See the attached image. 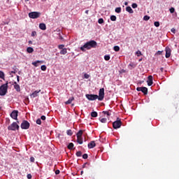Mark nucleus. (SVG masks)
<instances>
[{
	"mask_svg": "<svg viewBox=\"0 0 179 179\" xmlns=\"http://www.w3.org/2000/svg\"><path fill=\"white\" fill-rule=\"evenodd\" d=\"M85 96L90 101L97 100V99L99 101H103L104 99V88L99 90V96L97 94H86Z\"/></svg>",
	"mask_w": 179,
	"mask_h": 179,
	"instance_id": "obj_1",
	"label": "nucleus"
},
{
	"mask_svg": "<svg viewBox=\"0 0 179 179\" xmlns=\"http://www.w3.org/2000/svg\"><path fill=\"white\" fill-rule=\"evenodd\" d=\"M96 47H97V42L92 40L85 43L83 46L80 48V49L83 52H85L86 50H92V48H96Z\"/></svg>",
	"mask_w": 179,
	"mask_h": 179,
	"instance_id": "obj_2",
	"label": "nucleus"
},
{
	"mask_svg": "<svg viewBox=\"0 0 179 179\" xmlns=\"http://www.w3.org/2000/svg\"><path fill=\"white\" fill-rule=\"evenodd\" d=\"M8 81L0 87V96H5L8 93Z\"/></svg>",
	"mask_w": 179,
	"mask_h": 179,
	"instance_id": "obj_3",
	"label": "nucleus"
},
{
	"mask_svg": "<svg viewBox=\"0 0 179 179\" xmlns=\"http://www.w3.org/2000/svg\"><path fill=\"white\" fill-rule=\"evenodd\" d=\"M121 125H122V122L120 118H117L116 121L113 122V127L114 129H118V128H121Z\"/></svg>",
	"mask_w": 179,
	"mask_h": 179,
	"instance_id": "obj_4",
	"label": "nucleus"
},
{
	"mask_svg": "<svg viewBox=\"0 0 179 179\" xmlns=\"http://www.w3.org/2000/svg\"><path fill=\"white\" fill-rule=\"evenodd\" d=\"M41 16V13L40 12H31L29 13V17L31 19H38Z\"/></svg>",
	"mask_w": 179,
	"mask_h": 179,
	"instance_id": "obj_5",
	"label": "nucleus"
},
{
	"mask_svg": "<svg viewBox=\"0 0 179 179\" xmlns=\"http://www.w3.org/2000/svg\"><path fill=\"white\" fill-rule=\"evenodd\" d=\"M19 128H20L19 124H17V123L15 122L8 127V131H16V129L19 130Z\"/></svg>",
	"mask_w": 179,
	"mask_h": 179,
	"instance_id": "obj_6",
	"label": "nucleus"
},
{
	"mask_svg": "<svg viewBox=\"0 0 179 179\" xmlns=\"http://www.w3.org/2000/svg\"><path fill=\"white\" fill-rule=\"evenodd\" d=\"M22 129H29L30 128V123L27 120H24L21 124Z\"/></svg>",
	"mask_w": 179,
	"mask_h": 179,
	"instance_id": "obj_7",
	"label": "nucleus"
},
{
	"mask_svg": "<svg viewBox=\"0 0 179 179\" xmlns=\"http://www.w3.org/2000/svg\"><path fill=\"white\" fill-rule=\"evenodd\" d=\"M137 92H142L143 94H148V87H138L136 88Z\"/></svg>",
	"mask_w": 179,
	"mask_h": 179,
	"instance_id": "obj_8",
	"label": "nucleus"
},
{
	"mask_svg": "<svg viewBox=\"0 0 179 179\" xmlns=\"http://www.w3.org/2000/svg\"><path fill=\"white\" fill-rule=\"evenodd\" d=\"M165 52H166V55H165L166 58H170V57L171 56V49L169 46L166 47Z\"/></svg>",
	"mask_w": 179,
	"mask_h": 179,
	"instance_id": "obj_9",
	"label": "nucleus"
},
{
	"mask_svg": "<svg viewBox=\"0 0 179 179\" xmlns=\"http://www.w3.org/2000/svg\"><path fill=\"white\" fill-rule=\"evenodd\" d=\"M18 113L19 112L17 110H13L10 113L11 118H13V120H17V114H18Z\"/></svg>",
	"mask_w": 179,
	"mask_h": 179,
	"instance_id": "obj_10",
	"label": "nucleus"
},
{
	"mask_svg": "<svg viewBox=\"0 0 179 179\" xmlns=\"http://www.w3.org/2000/svg\"><path fill=\"white\" fill-rule=\"evenodd\" d=\"M147 83L148 86H152V85H153V76H149L148 77Z\"/></svg>",
	"mask_w": 179,
	"mask_h": 179,
	"instance_id": "obj_11",
	"label": "nucleus"
},
{
	"mask_svg": "<svg viewBox=\"0 0 179 179\" xmlns=\"http://www.w3.org/2000/svg\"><path fill=\"white\" fill-rule=\"evenodd\" d=\"M40 92H41V90H39L38 91L36 90V91H34L32 94H31L30 96H31L32 99H34V98H36V97H38V93H40Z\"/></svg>",
	"mask_w": 179,
	"mask_h": 179,
	"instance_id": "obj_12",
	"label": "nucleus"
},
{
	"mask_svg": "<svg viewBox=\"0 0 179 179\" xmlns=\"http://www.w3.org/2000/svg\"><path fill=\"white\" fill-rule=\"evenodd\" d=\"M93 148H96V142L94 141H92L88 143L89 149H93Z\"/></svg>",
	"mask_w": 179,
	"mask_h": 179,
	"instance_id": "obj_13",
	"label": "nucleus"
},
{
	"mask_svg": "<svg viewBox=\"0 0 179 179\" xmlns=\"http://www.w3.org/2000/svg\"><path fill=\"white\" fill-rule=\"evenodd\" d=\"M39 29H41V30H47V26L45 23H41L39 24Z\"/></svg>",
	"mask_w": 179,
	"mask_h": 179,
	"instance_id": "obj_14",
	"label": "nucleus"
},
{
	"mask_svg": "<svg viewBox=\"0 0 179 179\" xmlns=\"http://www.w3.org/2000/svg\"><path fill=\"white\" fill-rule=\"evenodd\" d=\"M14 89L16 90V92H20V85L16 82L14 83Z\"/></svg>",
	"mask_w": 179,
	"mask_h": 179,
	"instance_id": "obj_15",
	"label": "nucleus"
},
{
	"mask_svg": "<svg viewBox=\"0 0 179 179\" xmlns=\"http://www.w3.org/2000/svg\"><path fill=\"white\" fill-rule=\"evenodd\" d=\"M38 64H43V61L37 60L36 62H32V65L36 67L38 66Z\"/></svg>",
	"mask_w": 179,
	"mask_h": 179,
	"instance_id": "obj_16",
	"label": "nucleus"
},
{
	"mask_svg": "<svg viewBox=\"0 0 179 179\" xmlns=\"http://www.w3.org/2000/svg\"><path fill=\"white\" fill-rule=\"evenodd\" d=\"M73 100H75V98L73 96H72V97L69 98L67 101L65 102V104H66V105L71 104V103H72V101H73Z\"/></svg>",
	"mask_w": 179,
	"mask_h": 179,
	"instance_id": "obj_17",
	"label": "nucleus"
},
{
	"mask_svg": "<svg viewBox=\"0 0 179 179\" xmlns=\"http://www.w3.org/2000/svg\"><path fill=\"white\" fill-rule=\"evenodd\" d=\"M68 52V49L64 48L60 51L61 55H65Z\"/></svg>",
	"mask_w": 179,
	"mask_h": 179,
	"instance_id": "obj_18",
	"label": "nucleus"
},
{
	"mask_svg": "<svg viewBox=\"0 0 179 179\" xmlns=\"http://www.w3.org/2000/svg\"><path fill=\"white\" fill-rule=\"evenodd\" d=\"M127 12H129V13H134V10H132V8L131 6H127L126 8Z\"/></svg>",
	"mask_w": 179,
	"mask_h": 179,
	"instance_id": "obj_19",
	"label": "nucleus"
},
{
	"mask_svg": "<svg viewBox=\"0 0 179 179\" xmlns=\"http://www.w3.org/2000/svg\"><path fill=\"white\" fill-rule=\"evenodd\" d=\"M77 142L80 145H82V143H83V138H82V137H77Z\"/></svg>",
	"mask_w": 179,
	"mask_h": 179,
	"instance_id": "obj_20",
	"label": "nucleus"
},
{
	"mask_svg": "<svg viewBox=\"0 0 179 179\" xmlns=\"http://www.w3.org/2000/svg\"><path fill=\"white\" fill-rule=\"evenodd\" d=\"M83 135V130H80L78 133H77V138H82V136Z\"/></svg>",
	"mask_w": 179,
	"mask_h": 179,
	"instance_id": "obj_21",
	"label": "nucleus"
},
{
	"mask_svg": "<svg viewBox=\"0 0 179 179\" xmlns=\"http://www.w3.org/2000/svg\"><path fill=\"white\" fill-rule=\"evenodd\" d=\"M34 51V49L31 47H29L27 48V52H29V54H31Z\"/></svg>",
	"mask_w": 179,
	"mask_h": 179,
	"instance_id": "obj_22",
	"label": "nucleus"
},
{
	"mask_svg": "<svg viewBox=\"0 0 179 179\" xmlns=\"http://www.w3.org/2000/svg\"><path fill=\"white\" fill-rule=\"evenodd\" d=\"M73 146H74L73 143H70L68 145L67 148H68V149H69L70 150H72V149H73Z\"/></svg>",
	"mask_w": 179,
	"mask_h": 179,
	"instance_id": "obj_23",
	"label": "nucleus"
},
{
	"mask_svg": "<svg viewBox=\"0 0 179 179\" xmlns=\"http://www.w3.org/2000/svg\"><path fill=\"white\" fill-rule=\"evenodd\" d=\"M98 114L97 112L94 111L91 113V117H92L93 118H96V117H97Z\"/></svg>",
	"mask_w": 179,
	"mask_h": 179,
	"instance_id": "obj_24",
	"label": "nucleus"
},
{
	"mask_svg": "<svg viewBox=\"0 0 179 179\" xmlns=\"http://www.w3.org/2000/svg\"><path fill=\"white\" fill-rule=\"evenodd\" d=\"M0 79L5 80V73H3V71H0Z\"/></svg>",
	"mask_w": 179,
	"mask_h": 179,
	"instance_id": "obj_25",
	"label": "nucleus"
},
{
	"mask_svg": "<svg viewBox=\"0 0 179 179\" xmlns=\"http://www.w3.org/2000/svg\"><path fill=\"white\" fill-rule=\"evenodd\" d=\"M66 134L67 135H69V136H72V135H73V132H72V131L71 129H69L66 131Z\"/></svg>",
	"mask_w": 179,
	"mask_h": 179,
	"instance_id": "obj_26",
	"label": "nucleus"
},
{
	"mask_svg": "<svg viewBox=\"0 0 179 179\" xmlns=\"http://www.w3.org/2000/svg\"><path fill=\"white\" fill-rule=\"evenodd\" d=\"M115 12H116V13H121V7L116 8Z\"/></svg>",
	"mask_w": 179,
	"mask_h": 179,
	"instance_id": "obj_27",
	"label": "nucleus"
},
{
	"mask_svg": "<svg viewBox=\"0 0 179 179\" xmlns=\"http://www.w3.org/2000/svg\"><path fill=\"white\" fill-rule=\"evenodd\" d=\"M110 20H112V22H115V20H117V17L115 15H111Z\"/></svg>",
	"mask_w": 179,
	"mask_h": 179,
	"instance_id": "obj_28",
	"label": "nucleus"
},
{
	"mask_svg": "<svg viewBox=\"0 0 179 179\" xmlns=\"http://www.w3.org/2000/svg\"><path fill=\"white\" fill-rule=\"evenodd\" d=\"M101 122H102V124H106V122H107V118L103 117L100 119Z\"/></svg>",
	"mask_w": 179,
	"mask_h": 179,
	"instance_id": "obj_29",
	"label": "nucleus"
},
{
	"mask_svg": "<svg viewBox=\"0 0 179 179\" xmlns=\"http://www.w3.org/2000/svg\"><path fill=\"white\" fill-rule=\"evenodd\" d=\"M129 66H131L132 69L136 68V64L131 62L129 64Z\"/></svg>",
	"mask_w": 179,
	"mask_h": 179,
	"instance_id": "obj_30",
	"label": "nucleus"
},
{
	"mask_svg": "<svg viewBox=\"0 0 179 179\" xmlns=\"http://www.w3.org/2000/svg\"><path fill=\"white\" fill-rule=\"evenodd\" d=\"M113 50L114 51H116V52H118V51H120V46L118 45L114 46Z\"/></svg>",
	"mask_w": 179,
	"mask_h": 179,
	"instance_id": "obj_31",
	"label": "nucleus"
},
{
	"mask_svg": "<svg viewBox=\"0 0 179 179\" xmlns=\"http://www.w3.org/2000/svg\"><path fill=\"white\" fill-rule=\"evenodd\" d=\"M98 23H99V24H103V23H104V20H103V18H99V19L98 20Z\"/></svg>",
	"mask_w": 179,
	"mask_h": 179,
	"instance_id": "obj_32",
	"label": "nucleus"
},
{
	"mask_svg": "<svg viewBox=\"0 0 179 179\" xmlns=\"http://www.w3.org/2000/svg\"><path fill=\"white\" fill-rule=\"evenodd\" d=\"M102 113H103V114H104L105 115H108V117H110V115H111V113H110L109 111H103Z\"/></svg>",
	"mask_w": 179,
	"mask_h": 179,
	"instance_id": "obj_33",
	"label": "nucleus"
},
{
	"mask_svg": "<svg viewBox=\"0 0 179 179\" xmlns=\"http://www.w3.org/2000/svg\"><path fill=\"white\" fill-rule=\"evenodd\" d=\"M76 156L77 157H80L82 156V152L81 151H78L76 152Z\"/></svg>",
	"mask_w": 179,
	"mask_h": 179,
	"instance_id": "obj_34",
	"label": "nucleus"
},
{
	"mask_svg": "<svg viewBox=\"0 0 179 179\" xmlns=\"http://www.w3.org/2000/svg\"><path fill=\"white\" fill-rule=\"evenodd\" d=\"M41 71H47V66L45 65H43L41 66Z\"/></svg>",
	"mask_w": 179,
	"mask_h": 179,
	"instance_id": "obj_35",
	"label": "nucleus"
},
{
	"mask_svg": "<svg viewBox=\"0 0 179 179\" xmlns=\"http://www.w3.org/2000/svg\"><path fill=\"white\" fill-rule=\"evenodd\" d=\"M131 7L133 8V9H136V8H138V4L134 3H132Z\"/></svg>",
	"mask_w": 179,
	"mask_h": 179,
	"instance_id": "obj_36",
	"label": "nucleus"
},
{
	"mask_svg": "<svg viewBox=\"0 0 179 179\" xmlns=\"http://www.w3.org/2000/svg\"><path fill=\"white\" fill-rule=\"evenodd\" d=\"M136 55H137V57H141V55H142V52H141L140 50H138L136 52Z\"/></svg>",
	"mask_w": 179,
	"mask_h": 179,
	"instance_id": "obj_37",
	"label": "nucleus"
},
{
	"mask_svg": "<svg viewBox=\"0 0 179 179\" xmlns=\"http://www.w3.org/2000/svg\"><path fill=\"white\" fill-rule=\"evenodd\" d=\"M104 59L105 61H110V55H105Z\"/></svg>",
	"mask_w": 179,
	"mask_h": 179,
	"instance_id": "obj_38",
	"label": "nucleus"
},
{
	"mask_svg": "<svg viewBox=\"0 0 179 179\" xmlns=\"http://www.w3.org/2000/svg\"><path fill=\"white\" fill-rule=\"evenodd\" d=\"M154 25L155 26V27H159V26H160V22H159L157 21L155 22Z\"/></svg>",
	"mask_w": 179,
	"mask_h": 179,
	"instance_id": "obj_39",
	"label": "nucleus"
},
{
	"mask_svg": "<svg viewBox=\"0 0 179 179\" xmlns=\"http://www.w3.org/2000/svg\"><path fill=\"white\" fill-rule=\"evenodd\" d=\"M36 36H37V32L36 31H33L31 32V37H34Z\"/></svg>",
	"mask_w": 179,
	"mask_h": 179,
	"instance_id": "obj_40",
	"label": "nucleus"
},
{
	"mask_svg": "<svg viewBox=\"0 0 179 179\" xmlns=\"http://www.w3.org/2000/svg\"><path fill=\"white\" fill-rule=\"evenodd\" d=\"M149 19H150V17H149V16H148V15H145V16L143 17V20L148 21V20H149Z\"/></svg>",
	"mask_w": 179,
	"mask_h": 179,
	"instance_id": "obj_41",
	"label": "nucleus"
},
{
	"mask_svg": "<svg viewBox=\"0 0 179 179\" xmlns=\"http://www.w3.org/2000/svg\"><path fill=\"white\" fill-rule=\"evenodd\" d=\"M64 47H65V45H58L59 50H64Z\"/></svg>",
	"mask_w": 179,
	"mask_h": 179,
	"instance_id": "obj_42",
	"label": "nucleus"
},
{
	"mask_svg": "<svg viewBox=\"0 0 179 179\" xmlns=\"http://www.w3.org/2000/svg\"><path fill=\"white\" fill-rule=\"evenodd\" d=\"M169 10H170L171 13H174V12H176V9L174 8H173V7L169 9Z\"/></svg>",
	"mask_w": 179,
	"mask_h": 179,
	"instance_id": "obj_43",
	"label": "nucleus"
},
{
	"mask_svg": "<svg viewBox=\"0 0 179 179\" xmlns=\"http://www.w3.org/2000/svg\"><path fill=\"white\" fill-rule=\"evenodd\" d=\"M36 124H38V125H41V119H37Z\"/></svg>",
	"mask_w": 179,
	"mask_h": 179,
	"instance_id": "obj_44",
	"label": "nucleus"
},
{
	"mask_svg": "<svg viewBox=\"0 0 179 179\" xmlns=\"http://www.w3.org/2000/svg\"><path fill=\"white\" fill-rule=\"evenodd\" d=\"M84 78L85 79H89V78H90V76L89 74L85 73V74H84Z\"/></svg>",
	"mask_w": 179,
	"mask_h": 179,
	"instance_id": "obj_45",
	"label": "nucleus"
},
{
	"mask_svg": "<svg viewBox=\"0 0 179 179\" xmlns=\"http://www.w3.org/2000/svg\"><path fill=\"white\" fill-rule=\"evenodd\" d=\"M87 157H89V156L87 155V154H84V155H83V159H87Z\"/></svg>",
	"mask_w": 179,
	"mask_h": 179,
	"instance_id": "obj_46",
	"label": "nucleus"
},
{
	"mask_svg": "<svg viewBox=\"0 0 179 179\" xmlns=\"http://www.w3.org/2000/svg\"><path fill=\"white\" fill-rule=\"evenodd\" d=\"M86 166H89V163L86 162L83 165V169H86Z\"/></svg>",
	"mask_w": 179,
	"mask_h": 179,
	"instance_id": "obj_47",
	"label": "nucleus"
},
{
	"mask_svg": "<svg viewBox=\"0 0 179 179\" xmlns=\"http://www.w3.org/2000/svg\"><path fill=\"white\" fill-rule=\"evenodd\" d=\"M162 54H163V51H160V50L157 51L156 53L157 55H162Z\"/></svg>",
	"mask_w": 179,
	"mask_h": 179,
	"instance_id": "obj_48",
	"label": "nucleus"
},
{
	"mask_svg": "<svg viewBox=\"0 0 179 179\" xmlns=\"http://www.w3.org/2000/svg\"><path fill=\"white\" fill-rule=\"evenodd\" d=\"M171 31L172 33H173V34H176V29L172 28V29H171Z\"/></svg>",
	"mask_w": 179,
	"mask_h": 179,
	"instance_id": "obj_49",
	"label": "nucleus"
},
{
	"mask_svg": "<svg viewBox=\"0 0 179 179\" xmlns=\"http://www.w3.org/2000/svg\"><path fill=\"white\" fill-rule=\"evenodd\" d=\"M34 158L33 157H30V162H31L32 163H34Z\"/></svg>",
	"mask_w": 179,
	"mask_h": 179,
	"instance_id": "obj_50",
	"label": "nucleus"
},
{
	"mask_svg": "<svg viewBox=\"0 0 179 179\" xmlns=\"http://www.w3.org/2000/svg\"><path fill=\"white\" fill-rule=\"evenodd\" d=\"M41 120H42L43 121H45V116L42 115V116L41 117Z\"/></svg>",
	"mask_w": 179,
	"mask_h": 179,
	"instance_id": "obj_51",
	"label": "nucleus"
},
{
	"mask_svg": "<svg viewBox=\"0 0 179 179\" xmlns=\"http://www.w3.org/2000/svg\"><path fill=\"white\" fill-rule=\"evenodd\" d=\"M27 177L28 179H31V174H28Z\"/></svg>",
	"mask_w": 179,
	"mask_h": 179,
	"instance_id": "obj_52",
	"label": "nucleus"
},
{
	"mask_svg": "<svg viewBox=\"0 0 179 179\" xmlns=\"http://www.w3.org/2000/svg\"><path fill=\"white\" fill-rule=\"evenodd\" d=\"M59 173H60L59 170H56V171H55V174H56V175L59 174Z\"/></svg>",
	"mask_w": 179,
	"mask_h": 179,
	"instance_id": "obj_53",
	"label": "nucleus"
},
{
	"mask_svg": "<svg viewBox=\"0 0 179 179\" xmlns=\"http://www.w3.org/2000/svg\"><path fill=\"white\" fill-rule=\"evenodd\" d=\"M17 82H20V77L19 76H17Z\"/></svg>",
	"mask_w": 179,
	"mask_h": 179,
	"instance_id": "obj_54",
	"label": "nucleus"
},
{
	"mask_svg": "<svg viewBox=\"0 0 179 179\" xmlns=\"http://www.w3.org/2000/svg\"><path fill=\"white\" fill-rule=\"evenodd\" d=\"M13 69L15 71H16V69H17L16 66H14L13 67Z\"/></svg>",
	"mask_w": 179,
	"mask_h": 179,
	"instance_id": "obj_55",
	"label": "nucleus"
},
{
	"mask_svg": "<svg viewBox=\"0 0 179 179\" xmlns=\"http://www.w3.org/2000/svg\"><path fill=\"white\" fill-rule=\"evenodd\" d=\"M85 13H86L87 15H89V10H85Z\"/></svg>",
	"mask_w": 179,
	"mask_h": 179,
	"instance_id": "obj_56",
	"label": "nucleus"
},
{
	"mask_svg": "<svg viewBox=\"0 0 179 179\" xmlns=\"http://www.w3.org/2000/svg\"><path fill=\"white\" fill-rule=\"evenodd\" d=\"M124 5H125V6H128V2L125 1Z\"/></svg>",
	"mask_w": 179,
	"mask_h": 179,
	"instance_id": "obj_57",
	"label": "nucleus"
},
{
	"mask_svg": "<svg viewBox=\"0 0 179 179\" xmlns=\"http://www.w3.org/2000/svg\"><path fill=\"white\" fill-rule=\"evenodd\" d=\"M10 73H16V71L14 70L13 71H10Z\"/></svg>",
	"mask_w": 179,
	"mask_h": 179,
	"instance_id": "obj_58",
	"label": "nucleus"
},
{
	"mask_svg": "<svg viewBox=\"0 0 179 179\" xmlns=\"http://www.w3.org/2000/svg\"><path fill=\"white\" fill-rule=\"evenodd\" d=\"M29 44H33V42L31 41H29Z\"/></svg>",
	"mask_w": 179,
	"mask_h": 179,
	"instance_id": "obj_59",
	"label": "nucleus"
},
{
	"mask_svg": "<svg viewBox=\"0 0 179 179\" xmlns=\"http://www.w3.org/2000/svg\"><path fill=\"white\" fill-rule=\"evenodd\" d=\"M83 171H81L80 175L83 176Z\"/></svg>",
	"mask_w": 179,
	"mask_h": 179,
	"instance_id": "obj_60",
	"label": "nucleus"
},
{
	"mask_svg": "<svg viewBox=\"0 0 179 179\" xmlns=\"http://www.w3.org/2000/svg\"><path fill=\"white\" fill-rule=\"evenodd\" d=\"M25 1V2H29V0H24Z\"/></svg>",
	"mask_w": 179,
	"mask_h": 179,
	"instance_id": "obj_61",
	"label": "nucleus"
},
{
	"mask_svg": "<svg viewBox=\"0 0 179 179\" xmlns=\"http://www.w3.org/2000/svg\"><path fill=\"white\" fill-rule=\"evenodd\" d=\"M161 71H163V68H161Z\"/></svg>",
	"mask_w": 179,
	"mask_h": 179,
	"instance_id": "obj_62",
	"label": "nucleus"
},
{
	"mask_svg": "<svg viewBox=\"0 0 179 179\" xmlns=\"http://www.w3.org/2000/svg\"><path fill=\"white\" fill-rule=\"evenodd\" d=\"M91 178H93V179H94V177H93V176H91Z\"/></svg>",
	"mask_w": 179,
	"mask_h": 179,
	"instance_id": "obj_63",
	"label": "nucleus"
},
{
	"mask_svg": "<svg viewBox=\"0 0 179 179\" xmlns=\"http://www.w3.org/2000/svg\"><path fill=\"white\" fill-rule=\"evenodd\" d=\"M139 61H142V59H139Z\"/></svg>",
	"mask_w": 179,
	"mask_h": 179,
	"instance_id": "obj_64",
	"label": "nucleus"
}]
</instances>
